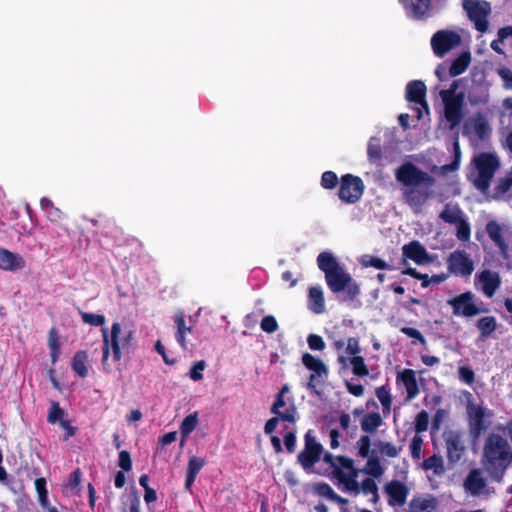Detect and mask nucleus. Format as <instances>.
<instances>
[{"label": "nucleus", "mask_w": 512, "mask_h": 512, "mask_svg": "<svg viewBox=\"0 0 512 512\" xmlns=\"http://www.w3.org/2000/svg\"><path fill=\"white\" fill-rule=\"evenodd\" d=\"M395 177L407 187L403 191V198L410 207L420 208L433 196L430 188L435 184V178L415 164H402L396 169Z\"/></svg>", "instance_id": "obj_1"}, {"label": "nucleus", "mask_w": 512, "mask_h": 512, "mask_svg": "<svg viewBox=\"0 0 512 512\" xmlns=\"http://www.w3.org/2000/svg\"><path fill=\"white\" fill-rule=\"evenodd\" d=\"M317 265L324 273L326 284L332 293L344 292V301H354L358 297L360 294L359 284L345 271L331 252L319 253Z\"/></svg>", "instance_id": "obj_2"}, {"label": "nucleus", "mask_w": 512, "mask_h": 512, "mask_svg": "<svg viewBox=\"0 0 512 512\" xmlns=\"http://www.w3.org/2000/svg\"><path fill=\"white\" fill-rule=\"evenodd\" d=\"M482 465L490 477L501 480L512 465V448L507 439L497 433H490L484 442Z\"/></svg>", "instance_id": "obj_3"}, {"label": "nucleus", "mask_w": 512, "mask_h": 512, "mask_svg": "<svg viewBox=\"0 0 512 512\" xmlns=\"http://www.w3.org/2000/svg\"><path fill=\"white\" fill-rule=\"evenodd\" d=\"M458 81L455 80L449 89L441 90L440 96L444 103V116L450 129L457 127L463 118L464 94L456 93Z\"/></svg>", "instance_id": "obj_4"}, {"label": "nucleus", "mask_w": 512, "mask_h": 512, "mask_svg": "<svg viewBox=\"0 0 512 512\" xmlns=\"http://www.w3.org/2000/svg\"><path fill=\"white\" fill-rule=\"evenodd\" d=\"M475 165L478 174L474 184L480 191L485 192L490 187L491 180L500 167L499 159L492 153H481L475 158Z\"/></svg>", "instance_id": "obj_5"}, {"label": "nucleus", "mask_w": 512, "mask_h": 512, "mask_svg": "<svg viewBox=\"0 0 512 512\" xmlns=\"http://www.w3.org/2000/svg\"><path fill=\"white\" fill-rule=\"evenodd\" d=\"M462 7L476 30L486 32L489 26L487 18L491 13L490 3L485 0H462Z\"/></svg>", "instance_id": "obj_6"}, {"label": "nucleus", "mask_w": 512, "mask_h": 512, "mask_svg": "<svg viewBox=\"0 0 512 512\" xmlns=\"http://www.w3.org/2000/svg\"><path fill=\"white\" fill-rule=\"evenodd\" d=\"M364 189L363 180L359 176L348 173L340 179L338 197L345 203L354 204L361 199Z\"/></svg>", "instance_id": "obj_7"}, {"label": "nucleus", "mask_w": 512, "mask_h": 512, "mask_svg": "<svg viewBox=\"0 0 512 512\" xmlns=\"http://www.w3.org/2000/svg\"><path fill=\"white\" fill-rule=\"evenodd\" d=\"M492 416L491 412L486 411L482 405L468 404L467 417H468V430L471 438L477 440L485 432L489 426L485 421V417Z\"/></svg>", "instance_id": "obj_8"}, {"label": "nucleus", "mask_w": 512, "mask_h": 512, "mask_svg": "<svg viewBox=\"0 0 512 512\" xmlns=\"http://www.w3.org/2000/svg\"><path fill=\"white\" fill-rule=\"evenodd\" d=\"M475 300V295L471 291H466L448 299L447 304L452 307L455 316L471 318L482 311Z\"/></svg>", "instance_id": "obj_9"}, {"label": "nucleus", "mask_w": 512, "mask_h": 512, "mask_svg": "<svg viewBox=\"0 0 512 512\" xmlns=\"http://www.w3.org/2000/svg\"><path fill=\"white\" fill-rule=\"evenodd\" d=\"M304 449L298 454L297 459L302 468L309 472L320 460L323 453V446L316 441L310 431L305 434Z\"/></svg>", "instance_id": "obj_10"}, {"label": "nucleus", "mask_w": 512, "mask_h": 512, "mask_svg": "<svg viewBox=\"0 0 512 512\" xmlns=\"http://www.w3.org/2000/svg\"><path fill=\"white\" fill-rule=\"evenodd\" d=\"M442 437L445 442L446 457L449 464L454 465L458 463L466 450L463 433L458 430H446L443 432Z\"/></svg>", "instance_id": "obj_11"}, {"label": "nucleus", "mask_w": 512, "mask_h": 512, "mask_svg": "<svg viewBox=\"0 0 512 512\" xmlns=\"http://www.w3.org/2000/svg\"><path fill=\"white\" fill-rule=\"evenodd\" d=\"M461 44L460 35L451 30H439L431 38V47L438 57H443L447 52Z\"/></svg>", "instance_id": "obj_12"}, {"label": "nucleus", "mask_w": 512, "mask_h": 512, "mask_svg": "<svg viewBox=\"0 0 512 512\" xmlns=\"http://www.w3.org/2000/svg\"><path fill=\"white\" fill-rule=\"evenodd\" d=\"M102 331H103V342H104L102 364L105 367L108 357H109L110 349L112 350L114 361H119L121 358V351H120L119 340H118L120 332H121V326L117 322L114 323L111 328V335H108V332L106 329H103Z\"/></svg>", "instance_id": "obj_13"}, {"label": "nucleus", "mask_w": 512, "mask_h": 512, "mask_svg": "<svg viewBox=\"0 0 512 512\" xmlns=\"http://www.w3.org/2000/svg\"><path fill=\"white\" fill-rule=\"evenodd\" d=\"M448 269L451 273L461 276H470L474 270L473 261L463 250H457L448 258Z\"/></svg>", "instance_id": "obj_14"}, {"label": "nucleus", "mask_w": 512, "mask_h": 512, "mask_svg": "<svg viewBox=\"0 0 512 512\" xmlns=\"http://www.w3.org/2000/svg\"><path fill=\"white\" fill-rule=\"evenodd\" d=\"M408 18L424 20L430 16L432 0H399Z\"/></svg>", "instance_id": "obj_15"}, {"label": "nucleus", "mask_w": 512, "mask_h": 512, "mask_svg": "<svg viewBox=\"0 0 512 512\" xmlns=\"http://www.w3.org/2000/svg\"><path fill=\"white\" fill-rule=\"evenodd\" d=\"M403 264H407V259L414 261L418 265L427 264L431 257L425 247L417 240L411 241L402 247Z\"/></svg>", "instance_id": "obj_16"}, {"label": "nucleus", "mask_w": 512, "mask_h": 512, "mask_svg": "<svg viewBox=\"0 0 512 512\" xmlns=\"http://www.w3.org/2000/svg\"><path fill=\"white\" fill-rule=\"evenodd\" d=\"M426 92L427 88L423 81H410L406 86V99L411 103L420 105L428 113L429 105L426 101Z\"/></svg>", "instance_id": "obj_17"}, {"label": "nucleus", "mask_w": 512, "mask_h": 512, "mask_svg": "<svg viewBox=\"0 0 512 512\" xmlns=\"http://www.w3.org/2000/svg\"><path fill=\"white\" fill-rule=\"evenodd\" d=\"M385 492L388 495V504L391 506L403 505L408 496V488L398 480H392L385 485Z\"/></svg>", "instance_id": "obj_18"}, {"label": "nucleus", "mask_w": 512, "mask_h": 512, "mask_svg": "<svg viewBox=\"0 0 512 512\" xmlns=\"http://www.w3.org/2000/svg\"><path fill=\"white\" fill-rule=\"evenodd\" d=\"M397 381L401 382L406 390V401L413 400L419 394L416 372L412 369H404L397 375Z\"/></svg>", "instance_id": "obj_19"}, {"label": "nucleus", "mask_w": 512, "mask_h": 512, "mask_svg": "<svg viewBox=\"0 0 512 512\" xmlns=\"http://www.w3.org/2000/svg\"><path fill=\"white\" fill-rule=\"evenodd\" d=\"M26 263L24 258L5 248H0V269L4 271H16L23 269Z\"/></svg>", "instance_id": "obj_20"}, {"label": "nucleus", "mask_w": 512, "mask_h": 512, "mask_svg": "<svg viewBox=\"0 0 512 512\" xmlns=\"http://www.w3.org/2000/svg\"><path fill=\"white\" fill-rule=\"evenodd\" d=\"M285 405L286 403L284 397H282L281 394H276L275 401L272 404L270 411L272 414L279 416L282 421L294 424L297 420V408L292 403L285 409V411H281L280 408L284 407Z\"/></svg>", "instance_id": "obj_21"}, {"label": "nucleus", "mask_w": 512, "mask_h": 512, "mask_svg": "<svg viewBox=\"0 0 512 512\" xmlns=\"http://www.w3.org/2000/svg\"><path fill=\"white\" fill-rule=\"evenodd\" d=\"M285 405L286 403L284 397H282L281 394H276L275 401L272 404L270 411L272 414L279 416L282 421L294 424L297 420V408L292 403L285 409V411H281L280 408L284 407Z\"/></svg>", "instance_id": "obj_22"}, {"label": "nucleus", "mask_w": 512, "mask_h": 512, "mask_svg": "<svg viewBox=\"0 0 512 512\" xmlns=\"http://www.w3.org/2000/svg\"><path fill=\"white\" fill-rule=\"evenodd\" d=\"M477 277L487 297H492L501 285V278L497 272L483 270Z\"/></svg>", "instance_id": "obj_23"}, {"label": "nucleus", "mask_w": 512, "mask_h": 512, "mask_svg": "<svg viewBox=\"0 0 512 512\" xmlns=\"http://www.w3.org/2000/svg\"><path fill=\"white\" fill-rule=\"evenodd\" d=\"M486 233L502 254H507L508 243L503 236V227L495 220H490L485 226Z\"/></svg>", "instance_id": "obj_24"}, {"label": "nucleus", "mask_w": 512, "mask_h": 512, "mask_svg": "<svg viewBox=\"0 0 512 512\" xmlns=\"http://www.w3.org/2000/svg\"><path fill=\"white\" fill-rule=\"evenodd\" d=\"M463 486L471 495H479L486 487V480L482 477L481 470L478 468L470 470Z\"/></svg>", "instance_id": "obj_25"}, {"label": "nucleus", "mask_w": 512, "mask_h": 512, "mask_svg": "<svg viewBox=\"0 0 512 512\" xmlns=\"http://www.w3.org/2000/svg\"><path fill=\"white\" fill-rule=\"evenodd\" d=\"M174 321L177 329L175 333L177 342L184 350H189L190 339H186V332L193 333L192 327L186 325L185 315L181 311L175 314Z\"/></svg>", "instance_id": "obj_26"}, {"label": "nucleus", "mask_w": 512, "mask_h": 512, "mask_svg": "<svg viewBox=\"0 0 512 512\" xmlns=\"http://www.w3.org/2000/svg\"><path fill=\"white\" fill-rule=\"evenodd\" d=\"M438 505L437 499L429 495L428 497H414L409 502L408 512H433Z\"/></svg>", "instance_id": "obj_27"}, {"label": "nucleus", "mask_w": 512, "mask_h": 512, "mask_svg": "<svg viewBox=\"0 0 512 512\" xmlns=\"http://www.w3.org/2000/svg\"><path fill=\"white\" fill-rule=\"evenodd\" d=\"M302 363L308 370L316 373L319 377L328 376L329 371L325 363L312 354L304 353L302 355Z\"/></svg>", "instance_id": "obj_28"}, {"label": "nucleus", "mask_w": 512, "mask_h": 512, "mask_svg": "<svg viewBox=\"0 0 512 512\" xmlns=\"http://www.w3.org/2000/svg\"><path fill=\"white\" fill-rule=\"evenodd\" d=\"M308 298L311 311L316 314H321L325 311V299L321 287H310Z\"/></svg>", "instance_id": "obj_29"}, {"label": "nucleus", "mask_w": 512, "mask_h": 512, "mask_svg": "<svg viewBox=\"0 0 512 512\" xmlns=\"http://www.w3.org/2000/svg\"><path fill=\"white\" fill-rule=\"evenodd\" d=\"M471 62V53L469 51L462 52L455 58L449 68V76L456 77L463 74Z\"/></svg>", "instance_id": "obj_30"}, {"label": "nucleus", "mask_w": 512, "mask_h": 512, "mask_svg": "<svg viewBox=\"0 0 512 512\" xmlns=\"http://www.w3.org/2000/svg\"><path fill=\"white\" fill-rule=\"evenodd\" d=\"M87 361H88V354L84 350H80L76 352L72 359V370L77 374L79 377L85 378L88 375V368H87Z\"/></svg>", "instance_id": "obj_31"}, {"label": "nucleus", "mask_w": 512, "mask_h": 512, "mask_svg": "<svg viewBox=\"0 0 512 512\" xmlns=\"http://www.w3.org/2000/svg\"><path fill=\"white\" fill-rule=\"evenodd\" d=\"M382 417L377 412L366 414L361 420V429L365 433H373L382 425Z\"/></svg>", "instance_id": "obj_32"}, {"label": "nucleus", "mask_w": 512, "mask_h": 512, "mask_svg": "<svg viewBox=\"0 0 512 512\" xmlns=\"http://www.w3.org/2000/svg\"><path fill=\"white\" fill-rule=\"evenodd\" d=\"M476 326L480 331L481 337L487 338L496 330L497 322L495 317L485 316L477 321Z\"/></svg>", "instance_id": "obj_33"}, {"label": "nucleus", "mask_w": 512, "mask_h": 512, "mask_svg": "<svg viewBox=\"0 0 512 512\" xmlns=\"http://www.w3.org/2000/svg\"><path fill=\"white\" fill-rule=\"evenodd\" d=\"M439 217L446 223L455 224L460 218H463V213L458 205L446 204Z\"/></svg>", "instance_id": "obj_34"}, {"label": "nucleus", "mask_w": 512, "mask_h": 512, "mask_svg": "<svg viewBox=\"0 0 512 512\" xmlns=\"http://www.w3.org/2000/svg\"><path fill=\"white\" fill-rule=\"evenodd\" d=\"M118 465L122 470L118 471L115 476V486L116 488H122L126 481L125 472H128V450L120 452Z\"/></svg>", "instance_id": "obj_35"}, {"label": "nucleus", "mask_w": 512, "mask_h": 512, "mask_svg": "<svg viewBox=\"0 0 512 512\" xmlns=\"http://www.w3.org/2000/svg\"><path fill=\"white\" fill-rule=\"evenodd\" d=\"M364 472L374 478H380L384 474V468L381 465L380 459L377 456L371 455L367 457Z\"/></svg>", "instance_id": "obj_36"}, {"label": "nucleus", "mask_w": 512, "mask_h": 512, "mask_svg": "<svg viewBox=\"0 0 512 512\" xmlns=\"http://www.w3.org/2000/svg\"><path fill=\"white\" fill-rule=\"evenodd\" d=\"M357 474V470H353V474L350 476H347L343 471H339L337 478L344 483L347 491L359 494L361 485L356 480Z\"/></svg>", "instance_id": "obj_37"}, {"label": "nucleus", "mask_w": 512, "mask_h": 512, "mask_svg": "<svg viewBox=\"0 0 512 512\" xmlns=\"http://www.w3.org/2000/svg\"><path fill=\"white\" fill-rule=\"evenodd\" d=\"M198 424V416L197 413L187 415L181 425H180V433L182 436V442L185 438H187L196 428Z\"/></svg>", "instance_id": "obj_38"}, {"label": "nucleus", "mask_w": 512, "mask_h": 512, "mask_svg": "<svg viewBox=\"0 0 512 512\" xmlns=\"http://www.w3.org/2000/svg\"><path fill=\"white\" fill-rule=\"evenodd\" d=\"M382 457L395 458L399 455L402 447H396L390 442L378 440L375 443Z\"/></svg>", "instance_id": "obj_39"}, {"label": "nucleus", "mask_w": 512, "mask_h": 512, "mask_svg": "<svg viewBox=\"0 0 512 512\" xmlns=\"http://www.w3.org/2000/svg\"><path fill=\"white\" fill-rule=\"evenodd\" d=\"M375 395L383 407V412L389 413L390 409H391V404H392V396L390 394V390H389L388 386L383 385V386L377 387L375 389Z\"/></svg>", "instance_id": "obj_40"}, {"label": "nucleus", "mask_w": 512, "mask_h": 512, "mask_svg": "<svg viewBox=\"0 0 512 512\" xmlns=\"http://www.w3.org/2000/svg\"><path fill=\"white\" fill-rule=\"evenodd\" d=\"M352 367V373L358 377H365L369 374V369L362 356H355L349 359Z\"/></svg>", "instance_id": "obj_41"}, {"label": "nucleus", "mask_w": 512, "mask_h": 512, "mask_svg": "<svg viewBox=\"0 0 512 512\" xmlns=\"http://www.w3.org/2000/svg\"><path fill=\"white\" fill-rule=\"evenodd\" d=\"M367 155L370 162L375 163L383 157L382 148L377 138H371L367 147Z\"/></svg>", "instance_id": "obj_42"}, {"label": "nucleus", "mask_w": 512, "mask_h": 512, "mask_svg": "<svg viewBox=\"0 0 512 512\" xmlns=\"http://www.w3.org/2000/svg\"><path fill=\"white\" fill-rule=\"evenodd\" d=\"M361 263L364 267H373L379 270L392 269L391 266L386 261L376 256L366 255L363 257Z\"/></svg>", "instance_id": "obj_43"}, {"label": "nucleus", "mask_w": 512, "mask_h": 512, "mask_svg": "<svg viewBox=\"0 0 512 512\" xmlns=\"http://www.w3.org/2000/svg\"><path fill=\"white\" fill-rule=\"evenodd\" d=\"M454 225L457 228V239L462 242L469 241L471 236V228L467 220L464 217L460 218Z\"/></svg>", "instance_id": "obj_44"}, {"label": "nucleus", "mask_w": 512, "mask_h": 512, "mask_svg": "<svg viewBox=\"0 0 512 512\" xmlns=\"http://www.w3.org/2000/svg\"><path fill=\"white\" fill-rule=\"evenodd\" d=\"M313 490L318 496L325 497L330 501H333L337 495L333 488L326 482H319L314 484Z\"/></svg>", "instance_id": "obj_45"}, {"label": "nucleus", "mask_w": 512, "mask_h": 512, "mask_svg": "<svg viewBox=\"0 0 512 512\" xmlns=\"http://www.w3.org/2000/svg\"><path fill=\"white\" fill-rule=\"evenodd\" d=\"M35 488L38 493L39 503L43 508L48 507V492L46 489V480L44 478H37L35 480Z\"/></svg>", "instance_id": "obj_46"}, {"label": "nucleus", "mask_w": 512, "mask_h": 512, "mask_svg": "<svg viewBox=\"0 0 512 512\" xmlns=\"http://www.w3.org/2000/svg\"><path fill=\"white\" fill-rule=\"evenodd\" d=\"M340 184V180L338 176L333 171H325L321 176V186L324 189L332 190L336 188V186Z\"/></svg>", "instance_id": "obj_47"}, {"label": "nucleus", "mask_w": 512, "mask_h": 512, "mask_svg": "<svg viewBox=\"0 0 512 512\" xmlns=\"http://www.w3.org/2000/svg\"><path fill=\"white\" fill-rule=\"evenodd\" d=\"M357 456L360 458H367L370 454L371 439L368 435H362L356 442Z\"/></svg>", "instance_id": "obj_48"}, {"label": "nucleus", "mask_w": 512, "mask_h": 512, "mask_svg": "<svg viewBox=\"0 0 512 512\" xmlns=\"http://www.w3.org/2000/svg\"><path fill=\"white\" fill-rule=\"evenodd\" d=\"M512 187V171L506 173V175L500 178L495 186V194L497 196L504 195Z\"/></svg>", "instance_id": "obj_49"}, {"label": "nucleus", "mask_w": 512, "mask_h": 512, "mask_svg": "<svg viewBox=\"0 0 512 512\" xmlns=\"http://www.w3.org/2000/svg\"><path fill=\"white\" fill-rule=\"evenodd\" d=\"M422 466L425 470H431L434 469L435 473H439L443 470V460L440 456L432 455L426 458Z\"/></svg>", "instance_id": "obj_50"}, {"label": "nucleus", "mask_w": 512, "mask_h": 512, "mask_svg": "<svg viewBox=\"0 0 512 512\" xmlns=\"http://www.w3.org/2000/svg\"><path fill=\"white\" fill-rule=\"evenodd\" d=\"M64 416V410L60 407L59 403L56 401L51 402V407L47 416V421L50 424H55L58 421H63L62 418Z\"/></svg>", "instance_id": "obj_51"}, {"label": "nucleus", "mask_w": 512, "mask_h": 512, "mask_svg": "<svg viewBox=\"0 0 512 512\" xmlns=\"http://www.w3.org/2000/svg\"><path fill=\"white\" fill-rule=\"evenodd\" d=\"M81 318L84 323L92 326H102L105 323V317L101 314H93L88 312H80Z\"/></svg>", "instance_id": "obj_52"}, {"label": "nucleus", "mask_w": 512, "mask_h": 512, "mask_svg": "<svg viewBox=\"0 0 512 512\" xmlns=\"http://www.w3.org/2000/svg\"><path fill=\"white\" fill-rule=\"evenodd\" d=\"M205 465V460L200 457L192 456L188 460L187 470L186 472L192 475L197 476L201 469Z\"/></svg>", "instance_id": "obj_53"}, {"label": "nucleus", "mask_w": 512, "mask_h": 512, "mask_svg": "<svg viewBox=\"0 0 512 512\" xmlns=\"http://www.w3.org/2000/svg\"><path fill=\"white\" fill-rule=\"evenodd\" d=\"M207 364L205 360H199L193 364L189 371V377L193 381H200L203 379V371Z\"/></svg>", "instance_id": "obj_54"}, {"label": "nucleus", "mask_w": 512, "mask_h": 512, "mask_svg": "<svg viewBox=\"0 0 512 512\" xmlns=\"http://www.w3.org/2000/svg\"><path fill=\"white\" fill-rule=\"evenodd\" d=\"M429 415L425 410L420 411L415 418V430L422 433L428 429Z\"/></svg>", "instance_id": "obj_55"}, {"label": "nucleus", "mask_w": 512, "mask_h": 512, "mask_svg": "<svg viewBox=\"0 0 512 512\" xmlns=\"http://www.w3.org/2000/svg\"><path fill=\"white\" fill-rule=\"evenodd\" d=\"M260 327L264 332L271 334L277 331L279 326L274 316L267 315L261 320Z\"/></svg>", "instance_id": "obj_56"}, {"label": "nucleus", "mask_w": 512, "mask_h": 512, "mask_svg": "<svg viewBox=\"0 0 512 512\" xmlns=\"http://www.w3.org/2000/svg\"><path fill=\"white\" fill-rule=\"evenodd\" d=\"M497 74L503 80V87L505 89L512 90V70L501 66L496 69Z\"/></svg>", "instance_id": "obj_57"}, {"label": "nucleus", "mask_w": 512, "mask_h": 512, "mask_svg": "<svg viewBox=\"0 0 512 512\" xmlns=\"http://www.w3.org/2000/svg\"><path fill=\"white\" fill-rule=\"evenodd\" d=\"M459 379L468 385H472L475 381V373L468 366H460L458 368Z\"/></svg>", "instance_id": "obj_58"}, {"label": "nucleus", "mask_w": 512, "mask_h": 512, "mask_svg": "<svg viewBox=\"0 0 512 512\" xmlns=\"http://www.w3.org/2000/svg\"><path fill=\"white\" fill-rule=\"evenodd\" d=\"M474 130H475V133L477 134V136L482 140L486 139L490 134L489 124L484 119H480V120L476 121V123L474 125Z\"/></svg>", "instance_id": "obj_59"}, {"label": "nucleus", "mask_w": 512, "mask_h": 512, "mask_svg": "<svg viewBox=\"0 0 512 512\" xmlns=\"http://www.w3.org/2000/svg\"><path fill=\"white\" fill-rule=\"evenodd\" d=\"M307 343L311 350L322 351L325 349L323 338L317 334H310L307 338Z\"/></svg>", "instance_id": "obj_60"}, {"label": "nucleus", "mask_w": 512, "mask_h": 512, "mask_svg": "<svg viewBox=\"0 0 512 512\" xmlns=\"http://www.w3.org/2000/svg\"><path fill=\"white\" fill-rule=\"evenodd\" d=\"M423 440L420 436L415 435L410 443V451L413 459L421 458V449H422Z\"/></svg>", "instance_id": "obj_61"}, {"label": "nucleus", "mask_w": 512, "mask_h": 512, "mask_svg": "<svg viewBox=\"0 0 512 512\" xmlns=\"http://www.w3.org/2000/svg\"><path fill=\"white\" fill-rule=\"evenodd\" d=\"M361 352L359 339L356 337H350L347 340L346 353L352 355V357L359 356Z\"/></svg>", "instance_id": "obj_62"}, {"label": "nucleus", "mask_w": 512, "mask_h": 512, "mask_svg": "<svg viewBox=\"0 0 512 512\" xmlns=\"http://www.w3.org/2000/svg\"><path fill=\"white\" fill-rule=\"evenodd\" d=\"M400 331H401V333L405 334L406 336L418 340L421 344H423V345L426 344V339L421 334V332L419 330H417L416 328L405 326V327H402L400 329Z\"/></svg>", "instance_id": "obj_63"}, {"label": "nucleus", "mask_w": 512, "mask_h": 512, "mask_svg": "<svg viewBox=\"0 0 512 512\" xmlns=\"http://www.w3.org/2000/svg\"><path fill=\"white\" fill-rule=\"evenodd\" d=\"M360 491L364 495L373 494L375 491H378V486L372 478H365L361 483Z\"/></svg>", "instance_id": "obj_64"}]
</instances>
